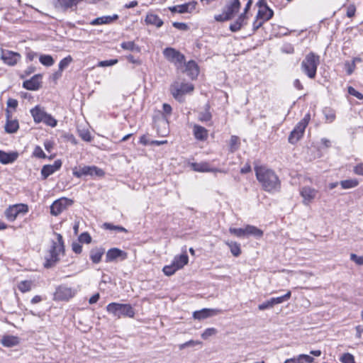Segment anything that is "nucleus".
<instances>
[{
    "label": "nucleus",
    "instance_id": "1",
    "mask_svg": "<svg viewBox=\"0 0 363 363\" xmlns=\"http://www.w3.org/2000/svg\"><path fill=\"white\" fill-rule=\"evenodd\" d=\"M255 171L257 179L265 191L272 192L279 189L280 181L273 170L265 166H256Z\"/></svg>",
    "mask_w": 363,
    "mask_h": 363
},
{
    "label": "nucleus",
    "instance_id": "2",
    "mask_svg": "<svg viewBox=\"0 0 363 363\" xmlns=\"http://www.w3.org/2000/svg\"><path fill=\"white\" fill-rule=\"evenodd\" d=\"M56 240L52 241L49 255L45 257V267L47 268L53 266L58 260L60 253L64 252V242L62 236L59 233H55Z\"/></svg>",
    "mask_w": 363,
    "mask_h": 363
},
{
    "label": "nucleus",
    "instance_id": "3",
    "mask_svg": "<svg viewBox=\"0 0 363 363\" xmlns=\"http://www.w3.org/2000/svg\"><path fill=\"white\" fill-rule=\"evenodd\" d=\"M320 64V57L313 52L306 55L301 64V71L310 79H314L316 76L318 66Z\"/></svg>",
    "mask_w": 363,
    "mask_h": 363
},
{
    "label": "nucleus",
    "instance_id": "4",
    "mask_svg": "<svg viewBox=\"0 0 363 363\" xmlns=\"http://www.w3.org/2000/svg\"><path fill=\"white\" fill-rule=\"evenodd\" d=\"M106 311L118 318L121 317L133 318L135 315V311L130 304L111 303L106 306Z\"/></svg>",
    "mask_w": 363,
    "mask_h": 363
},
{
    "label": "nucleus",
    "instance_id": "5",
    "mask_svg": "<svg viewBox=\"0 0 363 363\" xmlns=\"http://www.w3.org/2000/svg\"><path fill=\"white\" fill-rule=\"evenodd\" d=\"M240 8V2L239 0H230L221 14L216 15L214 18L216 21L223 22L231 19L234 15L238 12Z\"/></svg>",
    "mask_w": 363,
    "mask_h": 363
},
{
    "label": "nucleus",
    "instance_id": "6",
    "mask_svg": "<svg viewBox=\"0 0 363 363\" xmlns=\"http://www.w3.org/2000/svg\"><path fill=\"white\" fill-rule=\"evenodd\" d=\"M310 114H306L296 125L289 136V142L291 144L297 143L303 136L310 121Z\"/></svg>",
    "mask_w": 363,
    "mask_h": 363
},
{
    "label": "nucleus",
    "instance_id": "7",
    "mask_svg": "<svg viewBox=\"0 0 363 363\" xmlns=\"http://www.w3.org/2000/svg\"><path fill=\"white\" fill-rule=\"evenodd\" d=\"M73 175L77 178H80L82 176H96V177H103L104 175V172L96 167V166H84L75 167L73 169Z\"/></svg>",
    "mask_w": 363,
    "mask_h": 363
},
{
    "label": "nucleus",
    "instance_id": "8",
    "mask_svg": "<svg viewBox=\"0 0 363 363\" xmlns=\"http://www.w3.org/2000/svg\"><path fill=\"white\" fill-rule=\"evenodd\" d=\"M194 86L189 83H179V82H174L170 87V91L173 96L180 100V98L185 94L192 91Z\"/></svg>",
    "mask_w": 363,
    "mask_h": 363
},
{
    "label": "nucleus",
    "instance_id": "9",
    "mask_svg": "<svg viewBox=\"0 0 363 363\" xmlns=\"http://www.w3.org/2000/svg\"><path fill=\"white\" fill-rule=\"evenodd\" d=\"M28 211V206L24 203H18L10 206L5 211V216L10 221L16 220L19 214H26Z\"/></svg>",
    "mask_w": 363,
    "mask_h": 363
},
{
    "label": "nucleus",
    "instance_id": "10",
    "mask_svg": "<svg viewBox=\"0 0 363 363\" xmlns=\"http://www.w3.org/2000/svg\"><path fill=\"white\" fill-rule=\"evenodd\" d=\"M77 291L67 285L59 286L54 294V299L56 301H68L75 296Z\"/></svg>",
    "mask_w": 363,
    "mask_h": 363
},
{
    "label": "nucleus",
    "instance_id": "11",
    "mask_svg": "<svg viewBox=\"0 0 363 363\" xmlns=\"http://www.w3.org/2000/svg\"><path fill=\"white\" fill-rule=\"evenodd\" d=\"M299 194L302 198L303 204L309 206L315 199L318 190L309 186H303L299 189Z\"/></svg>",
    "mask_w": 363,
    "mask_h": 363
},
{
    "label": "nucleus",
    "instance_id": "12",
    "mask_svg": "<svg viewBox=\"0 0 363 363\" xmlns=\"http://www.w3.org/2000/svg\"><path fill=\"white\" fill-rule=\"evenodd\" d=\"M164 57L170 62L180 64L184 60V55L172 48H167L163 50Z\"/></svg>",
    "mask_w": 363,
    "mask_h": 363
},
{
    "label": "nucleus",
    "instance_id": "13",
    "mask_svg": "<svg viewBox=\"0 0 363 363\" xmlns=\"http://www.w3.org/2000/svg\"><path fill=\"white\" fill-rule=\"evenodd\" d=\"M70 201L65 198L56 200L50 206V213L55 216H58L66 209Z\"/></svg>",
    "mask_w": 363,
    "mask_h": 363
},
{
    "label": "nucleus",
    "instance_id": "14",
    "mask_svg": "<svg viewBox=\"0 0 363 363\" xmlns=\"http://www.w3.org/2000/svg\"><path fill=\"white\" fill-rule=\"evenodd\" d=\"M1 57L4 63L13 66L21 59V55L13 51L2 50Z\"/></svg>",
    "mask_w": 363,
    "mask_h": 363
},
{
    "label": "nucleus",
    "instance_id": "15",
    "mask_svg": "<svg viewBox=\"0 0 363 363\" xmlns=\"http://www.w3.org/2000/svg\"><path fill=\"white\" fill-rule=\"evenodd\" d=\"M42 75L40 74L34 75L28 80H26L23 83V86L28 89L35 91L40 87Z\"/></svg>",
    "mask_w": 363,
    "mask_h": 363
},
{
    "label": "nucleus",
    "instance_id": "16",
    "mask_svg": "<svg viewBox=\"0 0 363 363\" xmlns=\"http://www.w3.org/2000/svg\"><path fill=\"white\" fill-rule=\"evenodd\" d=\"M18 152L16 151L5 152L0 150V163L2 164H12L17 160Z\"/></svg>",
    "mask_w": 363,
    "mask_h": 363
},
{
    "label": "nucleus",
    "instance_id": "17",
    "mask_svg": "<svg viewBox=\"0 0 363 363\" xmlns=\"http://www.w3.org/2000/svg\"><path fill=\"white\" fill-rule=\"evenodd\" d=\"M220 313V310L219 309L203 308L200 311H194L193 313V317L194 319L200 320L211 317L213 315H216Z\"/></svg>",
    "mask_w": 363,
    "mask_h": 363
},
{
    "label": "nucleus",
    "instance_id": "18",
    "mask_svg": "<svg viewBox=\"0 0 363 363\" xmlns=\"http://www.w3.org/2000/svg\"><path fill=\"white\" fill-rule=\"evenodd\" d=\"M62 162L60 160H55L52 164L44 165L41 169V174L43 179H47L50 175L52 174L60 169Z\"/></svg>",
    "mask_w": 363,
    "mask_h": 363
},
{
    "label": "nucleus",
    "instance_id": "19",
    "mask_svg": "<svg viewBox=\"0 0 363 363\" xmlns=\"http://www.w3.org/2000/svg\"><path fill=\"white\" fill-rule=\"evenodd\" d=\"M118 258L125 259L126 258V253L123 250L114 247L108 250L106 255V262H111L116 260Z\"/></svg>",
    "mask_w": 363,
    "mask_h": 363
},
{
    "label": "nucleus",
    "instance_id": "20",
    "mask_svg": "<svg viewBox=\"0 0 363 363\" xmlns=\"http://www.w3.org/2000/svg\"><path fill=\"white\" fill-rule=\"evenodd\" d=\"M192 169L196 172H222L223 171L216 168H211L208 163L207 162H200V163H192L191 164Z\"/></svg>",
    "mask_w": 363,
    "mask_h": 363
},
{
    "label": "nucleus",
    "instance_id": "21",
    "mask_svg": "<svg viewBox=\"0 0 363 363\" xmlns=\"http://www.w3.org/2000/svg\"><path fill=\"white\" fill-rule=\"evenodd\" d=\"M185 72L192 79L197 77L199 69L195 61L190 60L186 64Z\"/></svg>",
    "mask_w": 363,
    "mask_h": 363
},
{
    "label": "nucleus",
    "instance_id": "22",
    "mask_svg": "<svg viewBox=\"0 0 363 363\" xmlns=\"http://www.w3.org/2000/svg\"><path fill=\"white\" fill-rule=\"evenodd\" d=\"M193 134L198 140L204 141L208 138V130L199 125L195 124L193 127Z\"/></svg>",
    "mask_w": 363,
    "mask_h": 363
},
{
    "label": "nucleus",
    "instance_id": "23",
    "mask_svg": "<svg viewBox=\"0 0 363 363\" xmlns=\"http://www.w3.org/2000/svg\"><path fill=\"white\" fill-rule=\"evenodd\" d=\"M30 113L36 123H41L47 114L44 109L38 106H36L35 108H32L30 110Z\"/></svg>",
    "mask_w": 363,
    "mask_h": 363
},
{
    "label": "nucleus",
    "instance_id": "24",
    "mask_svg": "<svg viewBox=\"0 0 363 363\" xmlns=\"http://www.w3.org/2000/svg\"><path fill=\"white\" fill-rule=\"evenodd\" d=\"M118 18V16L117 14H113V16H104L101 17H98L93 20L91 22V24L93 26L96 25H101V24H109L113 21L117 20Z\"/></svg>",
    "mask_w": 363,
    "mask_h": 363
},
{
    "label": "nucleus",
    "instance_id": "25",
    "mask_svg": "<svg viewBox=\"0 0 363 363\" xmlns=\"http://www.w3.org/2000/svg\"><path fill=\"white\" fill-rule=\"evenodd\" d=\"M105 252L103 247H94L90 251V259L94 264H98L101 262V257Z\"/></svg>",
    "mask_w": 363,
    "mask_h": 363
},
{
    "label": "nucleus",
    "instance_id": "26",
    "mask_svg": "<svg viewBox=\"0 0 363 363\" xmlns=\"http://www.w3.org/2000/svg\"><path fill=\"white\" fill-rule=\"evenodd\" d=\"M188 262H189L188 255H186V252H184L183 254L180 255L179 256H176L174 258L172 263L175 265V267L178 269H180L183 268L186 264H187Z\"/></svg>",
    "mask_w": 363,
    "mask_h": 363
},
{
    "label": "nucleus",
    "instance_id": "27",
    "mask_svg": "<svg viewBox=\"0 0 363 363\" xmlns=\"http://www.w3.org/2000/svg\"><path fill=\"white\" fill-rule=\"evenodd\" d=\"M274 11L268 6H266L263 9H259L257 13V18H260L263 21H267L272 18Z\"/></svg>",
    "mask_w": 363,
    "mask_h": 363
},
{
    "label": "nucleus",
    "instance_id": "28",
    "mask_svg": "<svg viewBox=\"0 0 363 363\" xmlns=\"http://www.w3.org/2000/svg\"><path fill=\"white\" fill-rule=\"evenodd\" d=\"M254 236L256 238H260L263 236V231L256 226L247 225L245 226V237Z\"/></svg>",
    "mask_w": 363,
    "mask_h": 363
},
{
    "label": "nucleus",
    "instance_id": "29",
    "mask_svg": "<svg viewBox=\"0 0 363 363\" xmlns=\"http://www.w3.org/2000/svg\"><path fill=\"white\" fill-rule=\"evenodd\" d=\"M145 22L147 24L153 25L157 28H160L163 25V21L157 15L154 13L147 14Z\"/></svg>",
    "mask_w": 363,
    "mask_h": 363
},
{
    "label": "nucleus",
    "instance_id": "30",
    "mask_svg": "<svg viewBox=\"0 0 363 363\" xmlns=\"http://www.w3.org/2000/svg\"><path fill=\"white\" fill-rule=\"evenodd\" d=\"M196 5L197 2L194 1L178 5V13H191L195 10Z\"/></svg>",
    "mask_w": 363,
    "mask_h": 363
},
{
    "label": "nucleus",
    "instance_id": "31",
    "mask_svg": "<svg viewBox=\"0 0 363 363\" xmlns=\"http://www.w3.org/2000/svg\"><path fill=\"white\" fill-rule=\"evenodd\" d=\"M1 343L5 347H13L19 343V338L16 336L6 335L1 339Z\"/></svg>",
    "mask_w": 363,
    "mask_h": 363
},
{
    "label": "nucleus",
    "instance_id": "32",
    "mask_svg": "<svg viewBox=\"0 0 363 363\" xmlns=\"http://www.w3.org/2000/svg\"><path fill=\"white\" fill-rule=\"evenodd\" d=\"M225 244L230 248V252L235 257L241 254L240 245L236 242L225 241Z\"/></svg>",
    "mask_w": 363,
    "mask_h": 363
},
{
    "label": "nucleus",
    "instance_id": "33",
    "mask_svg": "<svg viewBox=\"0 0 363 363\" xmlns=\"http://www.w3.org/2000/svg\"><path fill=\"white\" fill-rule=\"evenodd\" d=\"M18 128L19 125L17 120H8L5 125V130L9 133H14Z\"/></svg>",
    "mask_w": 363,
    "mask_h": 363
},
{
    "label": "nucleus",
    "instance_id": "34",
    "mask_svg": "<svg viewBox=\"0 0 363 363\" xmlns=\"http://www.w3.org/2000/svg\"><path fill=\"white\" fill-rule=\"evenodd\" d=\"M33 286V281L28 280L21 281L17 285L18 289L22 293L30 291L32 289Z\"/></svg>",
    "mask_w": 363,
    "mask_h": 363
},
{
    "label": "nucleus",
    "instance_id": "35",
    "mask_svg": "<svg viewBox=\"0 0 363 363\" xmlns=\"http://www.w3.org/2000/svg\"><path fill=\"white\" fill-rule=\"evenodd\" d=\"M79 0H57L56 6L67 9L77 4Z\"/></svg>",
    "mask_w": 363,
    "mask_h": 363
},
{
    "label": "nucleus",
    "instance_id": "36",
    "mask_svg": "<svg viewBox=\"0 0 363 363\" xmlns=\"http://www.w3.org/2000/svg\"><path fill=\"white\" fill-rule=\"evenodd\" d=\"M342 189H348L356 187L359 184V182L356 179H346L340 182Z\"/></svg>",
    "mask_w": 363,
    "mask_h": 363
},
{
    "label": "nucleus",
    "instance_id": "37",
    "mask_svg": "<svg viewBox=\"0 0 363 363\" xmlns=\"http://www.w3.org/2000/svg\"><path fill=\"white\" fill-rule=\"evenodd\" d=\"M40 63L45 66L50 67L55 63V60L50 55H41L39 57Z\"/></svg>",
    "mask_w": 363,
    "mask_h": 363
},
{
    "label": "nucleus",
    "instance_id": "38",
    "mask_svg": "<svg viewBox=\"0 0 363 363\" xmlns=\"http://www.w3.org/2000/svg\"><path fill=\"white\" fill-rule=\"evenodd\" d=\"M121 46L124 50L137 52L140 51V48L135 44L133 41L123 42L121 43Z\"/></svg>",
    "mask_w": 363,
    "mask_h": 363
},
{
    "label": "nucleus",
    "instance_id": "39",
    "mask_svg": "<svg viewBox=\"0 0 363 363\" xmlns=\"http://www.w3.org/2000/svg\"><path fill=\"white\" fill-rule=\"evenodd\" d=\"M229 232L230 234L234 235L238 238L245 237V227L240 228H230Z\"/></svg>",
    "mask_w": 363,
    "mask_h": 363
},
{
    "label": "nucleus",
    "instance_id": "40",
    "mask_svg": "<svg viewBox=\"0 0 363 363\" xmlns=\"http://www.w3.org/2000/svg\"><path fill=\"white\" fill-rule=\"evenodd\" d=\"M73 59L70 55L67 56L66 57L63 58L59 63V69L60 71H63L65 69H66L69 64L72 62Z\"/></svg>",
    "mask_w": 363,
    "mask_h": 363
},
{
    "label": "nucleus",
    "instance_id": "41",
    "mask_svg": "<svg viewBox=\"0 0 363 363\" xmlns=\"http://www.w3.org/2000/svg\"><path fill=\"white\" fill-rule=\"evenodd\" d=\"M177 270L179 269L175 267V265L173 263H172L169 265L164 266L162 269V272L167 276L173 275Z\"/></svg>",
    "mask_w": 363,
    "mask_h": 363
},
{
    "label": "nucleus",
    "instance_id": "42",
    "mask_svg": "<svg viewBox=\"0 0 363 363\" xmlns=\"http://www.w3.org/2000/svg\"><path fill=\"white\" fill-rule=\"evenodd\" d=\"M45 123L47 125L50 127H55L57 125V120L55 119L50 114L47 113L42 121Z\"/></svg>",
    "mask_w": 363,
    "mask_h": 363
},
{
    "label": "nucleus",
    "instance_id": "43",
    "mask_svg": "<svg viewBox=\"0 0 363 363\" xmlns=\"http://www.w3.org/2000/svg\"><path fill=\"white\" fill-rule=\"evenodd\" d=\"M201 342L200 341L191 340L184 343L179 345L178 347L180 350H183L186 347H195V346H196L198 345H201Z\"/></svg>",
    "mask_w": 363,
    "mask_h": 363
},
{
    "label": "nucleus",
    "instance_id": "44",
    "mask_svg": "<svg viewBox=\"0 0 363 363\" xmlns=\"http://www.w3.org/2000/svg\"><path fill=\"white\" fill-rule=\"evenodd\" d=\"M291 295V293L290 291H289L284 296H279V297H276V298H272V299L274 301V305H277V304H279V303H283L284 301H288L290 298Z\"/></svg>",
    "mask_w": 363,
    "mask_h": 363
},
{
    "label": "nucleus",
    "instance_id": "45",
    "mask_svg": "<svg viewBox=\"0 0 363 363\" xmlns=\"http://www.w3.org/2000/svg\"><path fill=\"white\" fill-rule=\"evenodd\" d=\"M239 145V138L233 135L230 138V152H233L238 148Z\"/></svg>",
    "mask_w": 363,
    "mask_h": 363
},
{
    "label": "nucleus",
    "instance_id": "46",
    "mask_svg": "<svg viewBox=\"0 0 363 363\" xmlns=\"http://www.w3.org/2000/svg\"><path fill=\"white\" fill-rule=\"evenodd\" d=\"M211 119V113L208 109L202 111L199 115V120L201 122H207Z\"/></svg>",
    "mask_w": 363,
    "mask_h": 363
},
{
    "label": "nucleus",
    "instance_id": "47",
    "mask_svg": "<svg viewBox=\"0 0 363 363\" xmlns=\"http://www.w3.org/2000/svg\"><path fill=\"white\" fill-rule=\"evenodd\" d=\"M274 301L272 298H270L269 300H267L265 302L259 304L258 306V309L259 311H264V310H266V309H269V308H272L274 306Z\"/></svg>",
    "mask_w": 363,
    "mask_h": 363
},
{
    "label": "nucleus",
    "instance_id": "48",
    "mask_svg": "<svg viewBox=\"0 0 363 363\" xmlns=\"http://www.w3.org/2000/svg\"><path fill=\"white\" fill-rule=\"evenodd\" d=\"M342 363H355L354 356L350 353H345L340 357Z\"/></svg>",
    "mask_w": 363,
    "mask_h": 363
},
{
    "label": "nucleus",
    "instance_id": "49",
    "mask_svg": "<svg viewBox=\"0 0 363 363\" xmlns=\"http://www.w3.org/2000/svg\"><path fill=\"white\" fill-rule=\"evenodd\" d=\"M217 333V330L214 328H207L204 330V332L201 334V337L203 340L208 339L209 337L213 336L216 335Z\"/></svg>",
    "mask_w": 363,
    "mask_h": 363
},
{
    "label": "nucleus",
    "instance_id": "50",
    "mask_svg": "<svg viewBox=\"0 0 363 363\" xmlns=\"http://www.w3.org/2000/svg\"><path fill=\"white\" fill-rule=\"evenodd\" d=\"M164 118L166 122L168 121V117L172 114V108L168 104H164L162 106Z\"/></svg>",
    "mask_w": 363,
    "mask_h": 363
},
{
    "label": "nucleus",
    "instance_id": "51",
    "mask_svg": "<svg viewBox=\"0 0 363 363\" xmlns=\"http://www.w3.org/2000/svg\"><path fill=\"white\" fill-rule=\"evenodd\" d=\"M104 225L106 229H108V230H118L120 232H124V233L127 232V230L122 226L114 225L111 223H104Z\"/></svg>",
    "mask_w": 363,
    "mask_h": 363
},
{
    "label": "nucleus",
    "instance_id": "52",
    "mask_svg": "<svg viewBox=\"0 0 363 363\" xmlns=\"http://www.w3.org/2000/svg\"><path fill=\"white\" fill-rule=\"evenodd\" d=\"M355 68L356 65L354 62L348 61L345 62V69L348 75H351L354 72Z\"/></svg>",
    "mask_w": 363,
    "mask_h": 363
},
{
    "label": "nucleus",
    "instance_id": "53",
    "mask_svg": "<svg viewBox=\"0 0 363 363\" xmlns=\"http://www.w3.org/2000/svg\"><path fill=\"white\" fill-rule=\"evenodd\" d=\"M33 155L34 157H38V158L45 159L47 157L46 155L44 153L43 149L40 146H36L34 148Z\"/></svg>",
    "mask_w": 363,
    "mask_h": 363
},
{
    "label": "nucleus",
    "instance_id": "54",
    "mask_svg": "<svg viewBox=\"0 0 363 363\" xmlns=\"http://www.w3.org/2000/svg\"><path fill=\"white\" fill-rule=\"evenodd\" d=\"M79 136L81 138L86 142H90L92 140V137L91 135V133L87 130H83L79 132Z\"/></svg>",
    "mask_w": 363,
    "mask_h": 363
},
{
    "label": "nucleus",
    "instance_id": "55",
    "mask_svg": "<svg viewBox=\"0 0 363 363\" xmlns=\"http://www.w3.org/2000/svg\"><path fill=\"white\" fill-rule=\"evenodd\" d=\"M117 62H118V60H116V59L104 60V61H100L99 62L98 66L99 67H109V66H113V65L117 64Z\"/></svg>",
    "mask_w": 363,
    "mask_h": 363
},
{
    "label": "nucleus",
    "instance_id": "56",
    "mask_svg": "<svg viewBox=\"0 0 363 363\" xmlns=\"http://www.w3.org/2000/svg\"><path fill=\"white\" fill-rule=\"evenodd\" d=\"M79 240L81 242L89 244L91 242V238L88 233H83L79 235Z\"/></svg>",
    "mask_w": 363,
    "mask_h": 363
},
{
    "label": "nucleus",
    "instance_id": "57",
    "mask_svg": "<svg viewBox=\"0 0 363 363\" xmlns=\"http://www.w3.org/2000/svg\"><path fill=\"white\" fill-rule=\"evenodd\" d=\"M348 93L350 95L355 96L358 99H363V94L362 93L359 92L358 91H357L352 86H349L348 87Z\"/></svg>",
    "mask_w": 363,
    "mask_h": 363
},
{
    "label": "nucleus",
    "instance_id": "58",
    "mask_svg": "<svg viewBox=\"0 0 363 363\" xmlns=\"http://www.w3.org/2000/svg\"><path fill=\"white\" fill-rule=\"evenodd\" d=\"M324 114L326 120L331 123L333 122L335 118V114L333 111L330 110H325L324 111Z\"/></svg>",
    "mask_w": 363,
    "mask_h": 363
},
{
    "label": "nucleus",
    "instance_id": "59",
    "mask_svg": "<svg viewBox=\"0 0 363 363\" xmlns=\"http://www.w3.org/2000/svg\"><path fill=\"white\" fill-rule=\"evenodd\" d=\"M350 259L358 265H363V256H357L352 253L350 255Z\"/></svg>",
    "mask_w": 363,
    "mask_h": 363
},
{
    "label": "nucleus",
    "instance_id": "60",
    "mask_svg": "<svg viewBox=\"0 0 363 363\" xmlns=\"http://www.w3.org/2000/svg\"><path fill=\"white\" fill-rule=\"evenodd\" d=\"M356 12V7L354 4H350L347 8V16L352 18L354 16Z\"/></svg>",
    "mask_w": 363,
    "mask_h": 363
},
{
    "label": "nucleus",
    "instance_id": "61",
    "mask_svg": "<svg viewBox=\"0 0 363 363\" xmlns=\"http://www.w3.org/2000/svg\"><path fill=\"white\" fill-rule=\"evenodd\" d=\"M172 26L181 30H186L189 28L187 24L185 23L174 22Z\"/></svg>",
    "mask_w": 363,
    "mask_h": 363
},
{
    "label": "nucleus",
    "instance_id": "62",
    "mask_svg": "<svg viewBox=\"0 0 363 363\" xmlns=\"http://www.w3.org/2000/svg\"><path fill=\"white\" fill-rule=\"evenodd\" d=\"M247 16L245 13H241L238 19L235 21L237 23H240L241 26L242 27L244 25L247 23Z\"/></svg>",
    "mask_w": 363,
    "mask_h": 363
},
{
    "label": "nucleus",
    "instance_id": "63",
    "mask_svg": "<svg viewBox=\"0 0 363 363\" xmlns=\"http://www.w3.org/2000/svg\"><path fill=\"white\" fill-rule=\"evenodd\" d=\"M354 172L357 175L363 176V163L357 164L354 167Z\"/></svg>",
    "mask_w": 363,
    "mask_h": 363
},
{
    "label": "nucleus",
    "instance_id": "64",
    "mask_svg": "<svg viewBox=\"0 0 363 363\" xmlns=\"http://www.w3.org/2000/svg\"><path fill=\"white\" fill-rule=\"evenodd\" d=\"M284 363H303V362H302L299 354L297 357L286 359Z\"/></svg>",
    "mask_w": 363,
    "mask_h": 363
}]
</instances>
